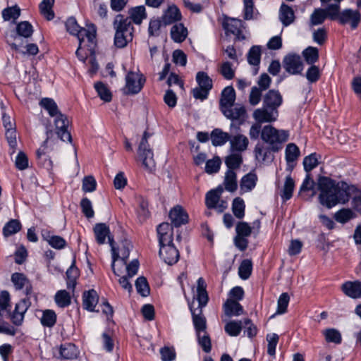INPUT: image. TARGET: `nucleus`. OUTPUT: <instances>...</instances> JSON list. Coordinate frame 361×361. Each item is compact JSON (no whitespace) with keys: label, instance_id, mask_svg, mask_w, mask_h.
<instances>
[{"label":"nucleus","instance_id":"nucleus-1","mask_svg":"<svg viewBox=\"0 0 361 361\" xmlns=\"http://www.w3.org/2000/svg\"><path fill=\"white\" fill-rule=\"evenodd\" d=\"M317 185L320 191L319 202L328 209L347 202L351 197V192L355 190L354 186L348 185L345 182L336 183L327 177H320Z\"/></svg>","mask_w":361,"mask_h":361},{"label":"nucleus","instance_id":"nucleus-2","mask_svg":"<svg viewBox=\"0 0 361 361\" xmlns=\"http://www.w3.org/2000/svg\"><path fill=\"white\" fill-rule=\"evenodd\" d=\"M109 245L112 252L111 267L114 273L116 276H120L127 271L129 277L135 276L139 268L138 261L133 259L130 263H127L130 250L132 248L131 243L126 240H123L116 248L114 246L113 239L109 238Z\"/></svg>","mask_w":361,"mask_h":361},{"label":"nucleus","instance_id":"nucleus-3","mask_svg":"<svg viewBox=\"0 0 361 361\" xmlns=\"http://www.w3.org/2000/svg\"><path fill=\"white\" fill-rule=\"evenodd\" d=\"M66 27L67 31L70 34L77 36L79 40V47L75 54L80 60H84L83 56L80 54V51L87 50L90 51L91 54L93 53L96 47V30L94 26L88 29L82 28L74 18H69L66 22Z\"/></svg>","mask_w":361,"mask_h":361},{"label":"nucleus","instance_id":"nucleus-4","mask_svg":"<svg viewBox=\"0 0 361 361\" xmlns=\"http://www.w3.org/2000/svg\"><path fill=\"white\" fill-rule=\"evenodd\" d=\"M115 30L114 44L118 48L125 47L133 39L134 28L128 18L117 15L114 20Z\"/></svg>","mask_w":361,"mask_h":361},{"label":"nucleus","instance_id":"nucleus-5","mask_svg":"<svg viewBox=\"0 0 361 361\" xmlns=\"http://www.w3.org/2000/svg\"><path fill=\"white\" fill-rule=\"evenodd\" d=\"M288 131L283 129H276L271 125L264 126L262 128L261 139L270 145L273 152H278L281 149V145L288 139Z\"/></svg>","mask_w":361,"mask_h":361},{"label":"nucleus","instance_id":"nucleus-6","mask_svg":"<svg viewBox=\"0 0 361 361\" xmlns=\"http://www.w3.org/2000/svg\"><path fill=\"white\" fill-rule=\"evenodd\" d=\"M123 92L125 94H136L142 89L145 82V77L139 72L129 71L125 78Z\"/></svg>","mask_w":361,"mask_h":361},{"label":"nucleus","instance_id":"nucleus-7","mask_svg":"<svg viewBox=\"0 0 361 361\" xmlns=\"http://www.w3.org/2000/svg\"><path fill=\"white\" fill-rule=\"evenodd\" d=\"M150 135L145 132L138 147V157L142 165L148 170L152 171L155 167L154 154L148 144Z\"/></svg>","mask_w":361,"mask_h":361},{"label":"nucleus","instance_id":"nucleus-8","mask_svg":"<svg viewBox=\"0 0 361 361\" xmlns=\"http://www.w3.org/2000/svg\"><path fill=\"white\" fill-rule=\"evenodd\" d=\"M54 124L58 137L63 142H71V133L68 130L69 121L66 116L60 113L55 116Z\"/></svg>","mask_w":361,"mask_h":361},{"label":"nucleus","instance_id":"nucleus-9","mask_svg":"<svg viewBox=\"0 0 361 361\" xmlns=\"http://www.w3.org/2000/svg\"><path fill=\"white\" fill-rule=\"evenodd\" d=\"M159 256L169 265L176 264L179 259V252L173 243L159 245Z\"/></svg>","mask_w":361,"mask_h":361},{"label":"nucleus","instance_id":"nucleus-10","mask_svg":"<svg viewBox=\"0 0 361 361\" xmlns=\"http://www.w3.org/2000/svg\"><path fill=\"white\" fill-rule=\"evenodd\" d=\"M283 66L286 71L292 74H299L303 70V64L300 56L297 54H288L283 59Z\"/></svg>","mask_w":361,"mask_h":361},{"label":"nucleus","instance_id":"nucleus-11","mask_svg":"<svg viewBox=\"0 0 361 361\" xmlns=\"http://www.w3.org/2000/svg\"><path fill=\"white\" fill-rule=\"evenodd\" d=\"M279 116L277 110H271L264 106L254 111L252 116L259 124L262 123H271L276 121Z\"/></svg>","mask_w":361,"mask_h":361},{"label":"nucleus","instance_id":"nucleus-12","mask_svg":"<svg viewBox=\"0 0 361 361\" xmlns=\"http://www.w3.org/2000/svg\"><path fill=\"white\" fill-rule=\"evenodd\" d=\"M273 150L271 146L266 143L258 142L254 149L255 159L260 163L270 162L273 159Z\"/></svg>","mask_w":361,"mask_h":361},{"label":"nucleus","instance_id":"nucleus-13","mask_svg":"<svg viewBox=\"0 0 361 361\" xmlns=\"http://www.w3.org/2000/svg\"><path fill=\"white\" fill-rule=\"evenodd\" d=\"M361 20V15L358 11L345 9L339 15V22L341 24L349 23L353 29L357 27Z\"/></svg>","mask_w":361,"mask_h":361},{"label":"nucleus","instance_id":"nucleus-14","mask_svg":"<svg viewBox=\"0 0 361 361\" xmlns=\"http://www.w3.org/2000/svg\"><path fill=\"white\" fill-rule=\"evenodd\" d=\"M157 230L159 245L173 243V231L170 224L161 223L158 226Z\"/></svg>","mask_w":361,"mask_h":361},{"label":"nucleus","instance_id":"nucleus-15","mask_svg":"<svg viewBox=\"0 0 361 361\" xmlns=\"http://www.w3.org/2000/svg\"><path fill=\"white\" fill-rule=\"evenodd\" d=\"M229 143L231 152L241 153L247 149L249 140L243 134H237L230 137Z\"/></svg>","mask_w":361,"mask_h":361},{"label":"nucleus","instance_id":"nucleus-16","mask_svg":"<svg viewBox=\"0 0 361 361\" xmlns=\"http://www.w3.org/2000/svg\"><path fill=\"white\" fill-rule=\"evenodd\" d=\"M224 27L227 32L235 35L238 39H245L242 34L244 27L241 20L232 18H226L224 23Z\"/></svg>","mask_w":361,"mask_h":361},{"label":"nucleus","instance_id":"nucleus-17","mask_svg":"<svg viewBox=\"0 0 361 361\" xmlns=\"http://www.w3.org/2000/svg\"><path fill=\"white\" fill-rule=\"evenodd\" d=\"M282 102V96L279 91L274 90H269L263 99L264 106L271 110H277Z\"/></svg>","mask_w":361,"mask_h":361},{"label":"nucleus","instance_id":"nucleus-18","mask_svg":"<svg viewBox=\"0 0 361 361\" xmlns=\"http://www.w3.org/2000/svg\"><path fill=\"white\" fill-rule=\"evenodd\" d=\"M169 217L172 224L176 227L180 226L188 222V215L184 209L177 205L171 209L169 212Z\"/></svg>","mask_w":361,"mask_h":361},{"label":"nucleus","instance_id":"nucleus-19","mask_svg":"<svg viewBox=\"0 0 361 361\" xmlns=\"http://www.w3.org/2000/svg\"><path fill=\"white\" fill-rule=\"evenodd\" d=\"M11 281L17 290L25 288V293L29 295L32 292V287L27 277L21 273H14L11 276Z\"/></svg>","mask_w":361,"mask_h":361},{"label":"nucleus","instance_id":"nucleus-20","mask_svg":"<svg viewBox=\"0 0 361 361\" xmlns=\"http://www.w3.org/2000/svg\"><path fill=\"white\" fill-rule=\"evenodd\" d=\"M30 305L28 299H23L16 305L13 313L11 316L13 322L16 325H20L24 318V314Z\"/></svg>","mask_w":361,"mask_h":361},{"label":"nucleus","instance_id":"nucleus-21","mask_svg":"<svg viewBox=\"0 0 361 361\" xmlns=\"http://www.w3.org/2000/svg\"><path fill=\"white\" fill-rule=\"evenodd\" d=\"M223 114L232 121H238L239 124L243 123L246 116V111L243 106H235L228 109H223Z\"/></svg>","mask_w":361,"mask_h":361},{"label":"nucleus","instance_id":"nucleus-22","mask_svg":"<svg viewBox=\"0 0 361 361\" xmlns=\"http://www.w3.org/2000/svg\"><path fill=\"white\" fill-rule=\"evenodd\" d=\"M224 311L226 316L237 317L243 314V308L240 303L231 298L227 299L224 304Z\"/></svg>","mask_w":361,"mask_h":361},{"label":"nucleus","instance_id":"nucleus-23","mask_svg":"<svg viewBox=\"0 0 361 361\" xmlns=\"http://www.w3.org/2000/svg\"><path fill=\"white\" fill-rule=\"evenodd\" d=\"M235 99V93L233 87L228 86L224 89L221 92V97L220 100L221 110L223 109H228L233 106Z\"/></svg>","mask_w":361,"mask_h":361},{"label":"nucleus","instance_id":"nucleus-24","mask_svg":"<svg viewBox=\"0 0 361 361\" xmlns=\"http://www.w3.org/2000/svg\"><path fill=\"white\" fill-rule=\"evenodd\" d=\"M181 19V14L176 6H170L164 11L161 20L164 25H171Z\"/></svg>","mask_w":361,"mask_h":361},{"label":"nucleus","instance_id":"nucleus-25","mask_svg":"<svg viewBox=\"0 0 361 361\" xmlns=\"http://www.w3.org/2000/svg\"><path fill=\"white\" fill-rule=\"evenodd\" d=\"M190 310L192 315V321L195 328L196 334L206 331V319L202 315V310L201 309L193 310L192 307L190 305Z\"/></svg>","mask_w":361,"mask_h":361},{"label":"nucleus","instance_id":"nucleus-26","mask_svg":"<svg viewBox=\"0 0 361 361\" xmlns=\"http://www.w3.org/2000/svg\"><path fill=\"white\" fill-rule=\"evenodd\" d=\"M93 231L95 239L99 245L105 243L106 238H108L109 240V238H111L109 228L104 223L97 224L93 228Z\"/></svg>","mask_w":361,"mask_h":361},{"label":"nucleus","instance_id":"nucleus-27","mask_svg":"<svg viewBox=\"0 0 361 361\" xmlns=\"http://www.w3.org/2000/svg\"><path fill=\"white\" fill-rule=\"evenodd\" d=\"M99 297L94 290L85 292L82 297L84 308L90 312L94 311V307L98 303Z\"/></svg>","mask_w":361,"mask_h":361},{"label":"nucleus","instance_id":"nucleus-28","mask_svg":"<svg viewBox=\"0 0 361 361\" xmlns=\"http://www.w3.org/2000/svg\"><path fill=\"white\" fill-rule=\"evenodd\" d=\"M344 293L353 298L361 297V283L358 281H348L342 285Z\"/></svg>","mask_w":361,"mask_h":361},{"label":"nucleus","instance_id":"nucleus-29","mask_svg":"<svg viewBox=\"0 0 361 361\" xmlns=\"http://www.w3.org/2000/svg\"><path fill=\"white\" fill-rule=\"evenodd\" d=\"M197 299L199 302V309L204 307L208 302V295L206 290V283L202 278L197 281Z\"/></svg>","mask_w":361,"mask_h":361},{"label":"nucleus","instance_id":"nucleus-30","mask_svg":"<svg viewBox=\"0 0 361 361\" xmlns=\"http://www.w3.org/2000/svg\"><path fill=\"white\" fill-rule=\"evenodd\" d=\"M188 36V30L183 23L174 24L171 29V37L175 42H183Z\"/></svg>","mask_w":361,"mask_h":361},{"label":"nucleus","instance_id":"nucleus-31","mask_svg":"<svg viewBox=\"0 0 361 361\" xmlns=\"http://www.w3.org/2000/svg\"><path fill=\"white\" fill-rule=\"evenodd\" d=\"M225 190L233 192L238 188V181L236 173L234 170L228 169L225 173L223 183Z\"/></svg>","mask_w":361,"mask_h":361},{"label":"nucleus","instance_id":"nucleus-32","mask_svg":"<svg viewBox=\"0 0 361 361\" xmlns=\"http://www.w3.org/2000/svg\"><path fill=\"white\" fill-rule=\"evenodd\" d=\"M129 20L133 21L135 24L140 25L142 23V20L147 18L145 7L144 6H139L131 8L128 10Z\"/></svg>","mask_w":361,"mask_h":361},{"label":"nucleus","instance_id":"nucleus-33","mask_svg":"<svg viewBox=\"0 0 361 361\" xmlns=\"http://www.w3.org/2000/svg\"><path fill=\"white\" fill-rule=\"evenodd\" d=\"M257 177L254 173L245 175L240 183V188L243 192L251 191L256 185Z\"/></svg>","mask_w":361,"mask_h":361},{"label":"nucleus","instance_id":"nucleus-34","mask_svg":"<svg viewBox=\"0 0 361 361\" xmlns=\"http://www.w3.org/2000/svg\"><path fill=\"white\" fill-rule=\"evenodd\" d=\"M223 188L219 186L215 190H212L206 195V204L208 208L217 207V204L221 193L223 192Z\"/></svg>","mask_w":361,"mask_h":361},{"label":"nucleus","instance_id":"nucleus-35","mask_svg":"<svg viewBox=\"0 0 361 361\" xmlns=\"http://www.w3.org/2000/svg\"><path fill=\"white\" fill-rule=\"evenodd\" d=\"M293 9L287 5L283 4L279 11V19L284 26H288L294 21Z\"/></svg>","mask_w":361,"mask_h":361},{"label":"nucleus","instance_id":"nucleus-36","mask_svg":"<svg viewBox=\"0 0 361 361\" xmlns=\"http://www.w3.org/2000/svg\"><path fill=\"white\" fill-rule=\"evenodd\" d=\"M59 350L61 357L64 359H74L78 355L77 348L72 343L61 345Z\"/></svg>","mask_w":361,"mask_h":361},{"label":"nucleus","instance_id":"nucleus-37","mask_svg":"<svg viewBox=\"0 0 361 361\" xmlns=\"http://www.w3.org/2000/svg\"><path fill=\"white\" fill-rule=\"evenodd\" d=\"M228 133L223 132L220 129H215L211 134L212 145L214 146H221L230 139Z\"/></svg>","mask_w":361,"mask_h":361},{"label":"nucleus","instance_id":"nucleus-38","mask_svg":"<svg viewBox=\"0 0 361 361\" xmlns=\"http://www.w3.org/2000/svg\"><path fill=\"white\" fill-rule=\"evenodd\" d=\"M295 187V182L290 176H287L281 193V197L283 201H286L292 197L293 191Z\"/></svg>","mask_w":361,"mask_h":361},{"label":"nucleus","instance_id":"nucleus-39","mask_svg":"<svg viewBox=\"0 0 361 361\" xmlns=\"http://www.w3.org/2000/svg\"><path fill=\"white\" fill-rule=\"evenodd\" d=\"M39 105L47 111L49 114L52 117H55L58 114L61 113L59 111L56 103L52 99L43 98L39 102Z\"/></svg>","mask_w":361,"mask_h":361},{"label":"nucleus","instance_id":"nucleus-40","mask_svg":"<svg viewBox=\"0 0 361 361\" xmlns=\"http://www.w3.org/2000/svg\"><path fill=\"white\" fill-rule=\"evenodd\" d=\"M54 0H43L39 4V10L42 15H43L48 20H51L54 17V13L52 7Z\"/></svg>","mask_w":361,"mask_h":361},{"label":"nucleus","instance_id":"nucleus-41","mask_svg":"<svg viewBox=\"0 0 361 361\" xmlns=\"http://www.w3.org/2000/svg\"><path fill=\"white\" fill-rule=\"evenodd\" d=\"M79 275V270L74 264H72L66 271L68 288L72 289L73 291L74 290L76 285V280Z\"/></svg>","mask_w":361,"mask_h":361},{"label":"nucleus","instance_id":"nucleus-42","mask_svg":"<svg viewBox=\"0 0 361 361\" xmlns=\"http://www.w3.org/2000/svg\"><path fill=\"white\" fill-rule=\"evenodd\" d=\"M302 56L307 63L313 65L319 59L318 49L314 47H308L303 50Z\"/></svg>","mask_w":361,"mask_h":361},{"label":"nucleus","instance_id":"nucleus-43","mask_svg":"<svg viewBox=\"0 0 361 361\" xmlns=\"http://www.w3.org/2000/svg\"><path fill=\"white\" fill-rule=\"evenodd\" d=\"M16 32L18 37L28 38L32 35L33 28L29 22L23 21L18 24Z\"/></svg>","mask_w":361,"mask_h":361},{"label":"nucleus","instance_id":"nucleus-44","mask_svg":"<svg viewBox=\"0 0 361 361\" xmlns=\"http://www.w3.org/2000/svg\"><path fill=\"white\" fill-rule=\"evenodd\" d=\"M44 240L55 249H62L66 245L65 240L59 235H51L49 234H43Z\"/></svg>","mask_w":361,"mask_h":361},{"label":"nucleus","instance_id":"nucleus-45","mask_svg":"<svg viewBox=\"0 0 361 361\" xmlns=\"http://www.w3.org/2000/svg\"><path fill=\"white\" fill-rule=\"evenodd\" d=\"M6 138L10 147V154H14L17 150V133L16 128H10L6 130Z\"/></svg>","mask_w":361,"mask_h":361},{"label":"nucleus","instance_id":"nucleus-46","mask_svg":"<svg viewBox=\"0 0 361 361\" xmlns=\"http://www.w3.org/2000/svg\"><path fill=\"white\" fill-rule=\"evenodd\" d=\"M355 216L353 212L350 209H342L336 212L334 219L338 223L345 224Z\"/></svg>","mask_w":361,"mask_h":361},{"label":"nucleus","instance_id":"nucleus-47","mask_svg":"<svg viewBox=\"0 0 361 361\" xmlns=\"http://www.w3.org/2000/svg\"><path fill=\"white\" fill-rule=\"evenodd\" d=\"M243 321H231L225 326L226 332L231 336H237L241 331Z\"/></svg>","mask_w":361,"mask_h":361},{"label":"nucleus","instance_id":"nucleus-48","mask_svg":"<svg viewBox=\"0 0 361 361\" xmlns=\"http://www.w3.org/2000/svg\"><path fill=\"white\" fill-rule=\"evenodd\" d=\"M228 169L234 170L240 166L242 162V156L239 152H232L225 160Z\"/></svg>","mask_w":361,"mask_h":361},{"label":"nucleus","instance_id":"nucleus-49","mask_svg":"<svg viewBox=\"0 0 361 361\" xmlns=\"http://www.w3.org/2000/svg\"><path fill=\"white\" fill-rule=\"evenodd\" d=\"M94 88L101 99L106 102L111 100V93L104 83L101 82L95 83Z\"/></svg>","mask_w":361,"mask_h":361},{"label":"nucleus","instance_id":"nucleus-50","mask_svg":"<svg viewBox=\"0 0 361 361\" xmlns=\"http://www.w3.org/2000/svg\"><path fill=\"white\" fill-rule=\"evenodd\" d=\"M20 228V223L18 220L12 219L4 226L3 233L5 236H9L18 233Z\"/></svg>","mask_w":361,"mask_h":361},{"label":"nucleus","instance_id":"nucleus-51","mask_svg":"<svg viewBox=\"0 0 361 361\" xmlns=\"http://www.w3.org/2000/svg\"><path fill=\"white\" fill-rule=\"evenodd\" d=\"M135 288L138 293L146 297L149 294V286L147 279L144 276H140L135 281Z\"/></svg>","mask_w":361,"mask_h":361},{"label":"nucleus","instance_id":"nucleus-52","mask_svg":"<svg viewBox=\"0 0 361 361\" xmlns=\"http://www.w3.org/2000/svg\"><path fill=\"white\" fill-rule=\"evenodd\" d=\"M55 302L60 307H66L71 303V296L65 290H59L55 295Z\"/></svg>","mask_w":361,"mask_h":361},{"label":"nucleus","instance_id":"nucleus-53","mask_svg":"<svg viewBox=\"0 0 361 361\" xmlns=\"http://www.w3.org/2000/svg\"><path fill=\"white\" fill-rule=\"evenodd\" d=\"M196 80L199 87L209 91L212 88V80L204 72H198L196 75Z\"/></svg>","mask_w":361,"mask_h":361},{"label":"nucleus","instance_id":"nucleus-54","mask_svg":"<svg viewBox=\"0 0 361 361\" xmlns=\"http://www.w3.org/2000/svg\"><path fill=\"white\" fill-rule=\"evenodd\" d=\"M197 337L198 343L202 350L207 353H209L212 349V343L208 334L206 331L202 332V334L198 332V334H197Z\"/></svg>","mask_w":361,"mask_h":361},{"label":"nucleus","instance_id":"nucleus-55","mask_svg":"<svg viewBox=\"0 0 361 361\" xmlns=\"http://www.w3.org/2000/svg\"><path fill=\"white\" fill-rule=\"evenodd\" d=\"M245 203L240 197H236L233 200L232 210L234 215L238 218L242 219L245 215Z\"/></svg>","mask_w":361,"mask_h":361},{"label":"nucleus","instance_id":"nucleus-56","mask_svg":"<svg viewBox=\"0 0 361 361\" xmlns=\"http://www.w3.org/2000/svg\"><path fill=\"white\" fill-rule=\"evenodd\" d=\"M261 48L259 46H253L247 54L248 63L253 66H257L260 62Z\"/></svg>","mask_w":361,"mask_h":361},{"label":"nucleus","instance_id":"nucleus-57","mask_svg":"<svg viewBox=\"0 0 361 361\" xmlns=\"http://www.w3.org/2000/svg\"><path fill=\"white\" fill-rule=\"evenodd\" d=\"M325 339L327 342H331L338 344L341 342V335L340 332L335 329H327L323 331Z\"/></svg>","mask_w":361,"mask_h":361},{"label":"nucleus","instance_id":"nucleus-58","mask_svg":"<svg viewBox=\"0 0 361 361\" xmlns=\"http://www.w3.org/2000/svg\"><path fill=\"white\" fill-rule=\"evenodd\" d=\"M300 155L299 148L293 143H290L286 148V159L288 162L294 161Z\"/></svg>","mask_w":361,"mask_h":361},{"label":"nucleus","instance_id":"nucleus-59","mask_svg":"<svg viewBox=\"0 0 361 361\" xmlns=\"http://www.w3.org/2000/svg\"><path fill=\"white\" fill-rule=\"evenodd\" d=\"M252 262L250 259L243 260L238 269L239 276L242 279H247L251 274Z\"/></svg>","mask_w":361,"mask_h":361},{"label":"nucleus","instance_id":"nucleus-60","mask_svg":"<svg viewBox=\"0 0 361 361\" xmlns=\"http://www.w3.org/2000/svg\"><path fill=\"white\" fill-rule=\"evenodd\" d=\"M326 18V13L324 9L317 8L314 11L310 16V23L312 25H318L322 24Z\"/></svg>","mask_w":361,"mask_h":361},{"label":"nucleus","instance_id":"nucleus-61","mask_svg":"<svg viewBox=\"0 0 361 361\" xmlns=\"http://www.w3.org/2000/svg\"><path fill=\"white\" fill-rule=\"evenodd\" d=\"M290 300V297L287 293H282L277 301V314H284L287 311V307Z\"/></svg>","mask_w":361,"mask_h":361},{"label":"nucleus","instance_id":"nucleus-62","mask_svg":"<svg viewBox=\"0 0 361 361\" xmlns=\"http://www.w3.org/2000/svg\"><path fill=\"white\" fill-rule=\"evenodd\" d=\"M97 182L92 176H87L83 178L82 190L85 192H92L96 190Z\"/></svg>","mask_w":361,"mask_h":361},{"label":"nucleus","instance_id":"nucleus-63","mask_svg":"<svg viewBox=\"0 0 361 361\" xmlns=\"http://www.w3.org/2000/svg\"><path fill=\"white\" fill-rule=\"evenodd\" d=\"M20 15V9L17 6L5 8L2 11V17L4 20H9L13 18L17 19Z\"/></svg>","mask_w":361,"mask_h":361},{"label":"nucleus","instance_id":"nucleus-64","mask_svg":"<svg viewBox=\"0 0 361 361\" xmlns=\"http://www.w3.org/2000/svg\"><path fill=\"white\" fill-rule=\"evenodd\" d=\"M303 165L305 171L310 172L318 165L317 155L316 153H312L309 156L305 157L303 160Z\"/></svg>","mask_w":361,"mask_h":361}]
</instances>
